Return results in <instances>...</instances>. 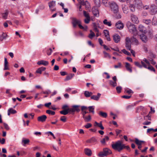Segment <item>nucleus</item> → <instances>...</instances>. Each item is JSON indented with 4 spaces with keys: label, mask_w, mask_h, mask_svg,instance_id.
I'll list each match as a JSON object with an SVG mask.
<instances>
[{
    "label": "nucleus",
    "mask_w": 157,
    "mask_h": 157,
    "mask_svg": "<svg viewBox=\"0 0 157 157\" xmlns=\"http://www.w3.org/2000/svg\"><path fill=\"white\" fill-rule=\"evenodd\" d=\"M83 15L86 18L90 17L89 13H87V12L85 11H83Z\"/></svg>",
    "instance_id": "obj_57"
},
{
    "label": "nucleus",
    "mask_w": 157,
    "mask_h": 157,
    "mask_svg": "<svg viewBox=\"0 0 157 157\" xmlns=\"http://www.w3.org/2000/svg\"><path fill=\"white\" fill-rule=\"evenodd\" d=\"M92 13L96 17H98L99 16V11L98 8L96 7H93L92 9Z\"/></svg>",
    "instance_id": "obj_10"
},
{
    "label": "nucleus",
    "mask_w": 157,
    "mask_h": 157,
    "mask_svg": "<svg viewBox=\"0 0 157 157\" xmlns=\"http://www.w3.org/2000/svg\"><path fill=\"white\" fill-rule=\"evenodd\" d=\"M46 69V67H41L38 69L36 71V73L41 74L42 71H44Z\"/></svg>",
    "instance_id": "obj_24"
},
{
    "label": "nucleus",
    "mask_w": 157,
    "mask_h": 157,
    "mask_svg": "<svg viewBox=\"0 0 157 157\" xmlns=\"http://www.w3.org/2000/svg\"><path fill=\"white\" fill-rule=\"evenodd\" d=\"M113 39L115 42L118 43L120 41V37L118 34H116L113 35Z\"/></svg>",
    "instance_id": "obj_15"
},
{
    "label": "nucleus",
    "mask_w": 157,
    "mask_h": 157,
    "mask_svg": "<svg viewBox=\"0 0 157 157\" xmlns=\"http://www.w3.org/2000/svg\"><path fill=\"white\" fill-rule=\"evenodd\" d=\"M141 140H139L138 139H135V142L136 144L138 145H141Z\"/></svg>",
    "instance_id": "obj_44"
},
{
    "label": "nucleus",
    "mask_w": 157,
    "mask_h": 157,
    "mask_svg": "<svg viewBox=\"0 0 157 157\" xmlns=\"http://www.w3.org/2000/svg\"><path fill=\"white\" fill-rule=\"evenodd\" d=\"M72 24L74 27H75L77 25L80 24V21L75 18H72Z\"/></svg>",
    "instance_id": "obj_11"
},
{
    "label": "nucleus",
    "mask_w": 157,
    "mask_h": 157,
    "mask_svg": "<svg viewBox=\"0 0 157 157\" xmlns=\"http://www.w3.org/2000/svg\"><path fill=\"white\" fill-rule=\"evenodd\" d=\"M133 4L138 8H140L142 6V3L141 0H134Z\"/></svg>",
    "instance_id": "obj_7"
},
{
    "label": "nucleus",
    "mask_w": 157,
    "mask_h": 157,
    "mask_svg": "<svg viewBox=\"0 0 157 157\" xmlns=\"http://www.w3.org/2000/svg\"><path fill=\"white\" fill-rule=\"evenodd\" d=\"M78 1L79 2V3H80L81 5L84 6L86 4V2H85L84 0H78Z\"/></svg>",
    "instance_id": "obj_55"
},
{
    "label": "nucleus",
    "mask_w": 157,
    "mask_h": 157,
    "mask_svg": "<svg viewBox=\"0 0 157 157\" xmlns=\"http://www.w3.org/2000/svg\"><path fill=\"white\" fill-rule=\"evenodd\" d=\"M98 114L104 118H106L107 116V114L106 113L100 111L98 113Z\"/></svg>",
    "instance_id": "obj_29"
},
{
    "label": "nucleus",
    "mask_w": 157,
    "mask_h": 157,
    "mask_svg": "<svg viewBox=\"0 0 157 157\" xmlns=\"http://www.w3.org/2000/svg\"><path fill=\"white\" fill-rule=\"evenodd\" d=\"M8 14V12L7 10L6 11L5 13H2V16L3 19H7Z\"/></svg>",
    "instance_id": "obj_38"
},
{
    "label": "nucleus",
    "mask_w": 157,
    "mask_h": 157,
    "mask_svg": "<svg viewBox=\"0 0 157 157\" xmlns=\"http://www.w3.org/2000/svg\"><path fill=\"white\" fill-rule=\"evenodd\" d=\"M90 20V17L86 18L84 19V22L86 24H88Z\"/></svg>",
    "instance_id": "obj_50"
},
{
    "label": "nucleus",
    "mask_w": 157,
    "mask_h": 157,
    "mask_svg": "<svg viewBox=\"0 0 157 157\" xmlns=\"http://www.w3.org/2000/svg\"><path fill=\"white\" fill-rule=\"evenodd\" d=\"M60 120L64 122H65L66 121V117L65 116H62L60 119Z\"/></svg>",
    "instance_id": "obj_52"
},
{
    "label": "nucleus",
    "mask_w": 157,
    "mask_h": 157,
    "mask_svg": "<svg viewBox=\"0 0 157 157\" xmlns=\"http://www.w3.org/2000/svg\"><path fill=\"white\" fill-rule=\"evenodd\" d=\"M123 149L124 148H126L127 150L129 151H130V148L129 146H125L124 144V146H123Z\"/></svg>",
    "instance_id": "obj_61"
},
{
    "label": "nucleus",
    "mask_w": 157,
    "mask_h": 157,
    "mask_svg": "<svg viewBox=\"0 0 157 157\" xmlns=\"http://www.w3.org/2000/svg\"><path fill=\"white\" fill-rule=\"evenodd\" d=\"M125 92H126L128 94L133 93V91L131 90L128 88L125 89Z\"/></svg>",
    "instance_id": "obj_40"
},
{
    "label": "nucleus",
    "mask_w": 157,
    "mask_h": 157,
    "mask_svg": "<svg viewBox=\"0 0 157 157\" xmlns=\"http://www.w3.org/2000/svg\"><path fill=\"white\" fill-rule=\"evenodd\" d=\"M68 111L69 113H71L72 114H74V110L73 108H67Z\"/></svg>",
    "instance_id": "obj_53"
},
{
    "label": "nucleus",
    "mask_w": 157,
    "mask_h": 157,
    "mask_svg": "<svg viewBox=\"0 0 157 157\" xmlns=\"http://www.w3.org/2000/svg\"><path fill=\"white\" fill-rule=\"evenodd\" d=\"M101 95V94L100 93H98L97 95H94L92 96L91 97V98L96 101H98L100 98Z\"/></svg>",
    "instance_id": "obj_20"
},
{
    "label": "nucleus",
    "mask_w": 157,
    "mask_h": 157,
    "mask_svg": "<svg viewBox=\"0 0 157 157\" xmlns=\"http://www.w3.org/2000/svg\"><path fill=\"white\" fill-rule=\"evenodd\" d=\"M47 118V117L45 115H43L38 117H37V121L39 122H44L45 121Z\"/></svg>",
    "instance_id": "obj_12"
},
{
    "label": "nucleus",
    "mask_w": 157,
    "mask_h": 157,
    "mask_svg": "<svg viewBox=\"0 0 157 157\" xmlns=\"http://www.w3.org/2000/svg\"><path fill=\"white\" fill-rule=\"evenodd\" d=\"M49 7L51 10L52 11H55L56 10V8H54L56 6V1H52L49 2L48 3Z\"/></svg>",
    "instance_id": "obj_6"
},
{
    "label": "nucleus",
    "mask_w": 157,
    "mask_h": 157,
    "mask_svg": "<svg viewBox=\"0 0 157 157\" xmlns=\"http://www.w3.org/2000/svg\"><path fill=\"white\" fill-rule=\"evenodd\" d=\"M115 26L117 28L119 29H121L124 27V25L121 21H119L116 23Z\"/></svg>",
    "instance_id": "obj_13"
},
{
    "label": "nucleus",
    "mask_w": 157,
    "mask_h": 157,
    "mask_svg": "<svg viewBox=\"0 0 157 157\" xmlns=\"http://www.w3.org/2000/svg\"><path fill=\"white\" fill-rule=\"evenodd\" d=\"M80 107V106L79 105H74L72 106L74 110V112L76 111L77 112H79L80 111V109L79 108V107Z\"/></svg>",
    "instance_id": "obj_28"
},
{
    "label": "nucleus",
    "mask_w": 157,
    "mask_h": 157,
    "mask_svg": "<svg viewBox=\"0 0 157 157\" xmlns=\"http://www.w3.org/2000/svg\"><path fill=\"white\" fill-rule=\"evenodd\" d=\"M110 7L112 11L114 13H116L115 16L116 18L117 19H120L121 17V16L117 13L119 11L118 6L115 2H113L110 5Z\"/></svg>",
    "instance_id": "obj_1"
},
{
    "label": "nucleus",
    "mask_w": 157,
    "mask_h": 157,
    "mask_svg": "<svg viewBox=\"0 0 157 157\" xmlns=\"http://www.w3.org/2000/svg\"><path fill=\"white\" fill-rule=\"evenodd\" d=\"M7 36L6 34L3 33L2 35L0 36V41H2L3 39H6Z\"/></svg>",
    "instance_id": "obj_32"
},
{
    "label": "nucleus",
    "mask_w": 157,
    "mask_h": 157,
    "mask_svg": "<svg viewBox=\"0 0 157 157\" xmlns=\"http://www.w3.org/2000/svg\"><path fill=\"white\" fill-rule=\"evenodd\" d=\"M78 26L80 29H83L85 31H86L88 29L87 26L86 25L83 26L81 24H79Z\"/></svg>",
    "instance_id": "obj_33"
},
{
    "label": "nucleus",
    "mask_w": 157,
    "mask_h": 157,
    "mask_svg": "<svg viewBox=\"0 0 157 157\" xmlns=\"http://www.w3.org/2000/svg\"><path fill=\"white\" fill-rule=\"evenodd\" d=\"M92 126V124L90 123H87L85 125V127L86 128H88Z\"/></svg>",
    "instance_id": "obj_64"
},
{
    "label": "nucleus",
    "mask_w": 157,
    "mask_h": 157,
    "mask_svg": "<svg viewBox=\"0 0 157 157\" xmlns=\"http://www.w3.org/2000/svg\"><path fill=\"white\" fill-rule=\"evenodd\" d=\"M85 154L88 156H90L92 155V151L91 150L88 148H85L84 149Z\"/></svg>",
    "instance_id": "obj_19"
},
{
    "label": "nucleus",
    "mask_w": 157,
    "mask_h": 157,
    "mask_svg": "<svg viewBox=\"0 0 157 157\" xmlns=\"http://www.w3.org/2000/svg\"><path fill=\"white\" fill-rule=\"evenodd\" d=\"M37 63L39 65H43L44 66H47L48 64L49 63L48 61L44 60H41L38 61L37 62Z\"/></svg>",
    "instance_id": "obj_18"
},
{
    "label": "nucleus",
    "mask_w": 157,
    "mask_h": 157,
    "mask_svg": "<svg viewBox=\"0 0 157 157\" xmlns=\"http://www.w3.org/2000/svg\"><path fill=\"white\" fill-rule=\"evenodd\" d=\"M143 22L146 24L149 25L151 23V21L150 19H145L143 20Z\"/></svg>",
    "instance_id": "obj_41"
},
{
    "label": "nucleus",
    "mask_w": 157,
    "mask_h": 157,
    "mask_svg": "<svg viewBox=\"0 0 157 157\" xmlns=\"http://www.w3.org/2000/svg\"><path fill=\"white\" fill-rule=\"evenodd\" d=\"M150 13L152 15H154L157 12V7L155 5H152L150 8Z\"/></svg>",
    "instance_id": "obj_5"
},
{
    "label": "nucleus",
    "mask_w": 157,
    "mask_h": 157,
    "mask_svg": "<svg viewBox=\"0 0 157 157\" xmlns=\"http://www.w3.org/2000/svg\"><path fill=\"white\" fill-rule=\"evenodd\" d=\"M103 23L105 25H107L109 26H110L111 25V21H108L107 19L104 20L103 21Z\"/></svg>",
    "instance_id": "obj_36"
},
{
    "label": "nucleus",
    "mask_w": 157,
    "mask_h": 157,
    "mask_svg": "<svg viewBox=\"0 0 157 157\" xmlns=\"http://www.w3.org/2000/svg\"><path fill=\"white\" fill-rule=\"evenodd\" d=\"M3 124L4 127L7 130H9L10 128H9V126L7 124H6L5 123H3Z\"/></svg>",
    "instance_id": "obj_60"
},
{
    "label": "nucleus",
    "mask_w": 157,
    "mask_h": 157,
    "mask_svg": "<svg viewBox=\"0 0 157 157\" xmlns=\"http://www.w3.org/2000/svg\"><path fill=\"white\" fill-rule=\"evenodd\" d=\"M126 40V44H131V40L128 37H127L125 39Z\"/></svg>",
    "instance_id": "obj_47"
},
{
    "label": "nucleus",
    "mask_w": 157,
    "mask_h": 157,
    "mask_svg": "<svg viewBox=\"0 0 157 157\" xmlns=\"http://www.w3.org/2000/svg\"><path fill=\"white\" fill-rule=\"evenodd\" d=\"M30 140L28 139H23L22 140V143H23V145L24 146L26 144H28Z\"/></svg>",
    "instance_id": "obj_30"
},
{
    "label": "nucleus",
    "mask_w": 157,
    "mask_h": 157,
    "mask_svg": "<svg viewBox=\"0 0 157 157\" xmlns=\"http://www.w3.org/2000/svg\"><path fill=\"white\" fill-rule=\"evenodd\" d=\"M121 63H118V64L117 65H115L114 66V68H121Z\"/></svg>",
    "instance_id": "obj_56"
},
{
    "label": "nucleus",
    "mask_w": 157,
    "mask_h": 157,
    "mask_svg": "<svg viewBox=\"0 0 157 157\" xmlns=\"http://www.w3.org/2000/svg\"><path fill=\"white\" fill-rule=\"evenodd\" d=\"M116 90L117 91V92L118 93H120L121 92V90L122 89V87H121L120 86H117L116 88Z\"/></svg>",
    "instance_id": "obj_51"
},
{
    "label": "nucleus",
    "mask_w": 157,
    "mask_h": 157,
    "mask_svg": "<svg viewBox=\"0 0 157 157\" xmlns=\"http://www.w3.org/2000/svg\"><path fill=\"white\" fill-rule=\"evenodd\" d=\"M141 63L143 67L144 68H147L151 71L155 72V68L150 65H148V66L147 67V65L143 61H141Z\"/></svg>",
    "instance_id": "obj_8"
},
{
    "label": "nucleus",
    "mask_w": 157,
    "mask_h": 157,
    "mask_svg": "<svg viewBox=\"0 0 157 157\" xmlns=\"http://www.w3.org/2000/svg\"><path fill=\"white\" fill-rule=\"evenodd\" d=\"M88 108L89 109V113H92L93 114L94 113V108L93 106H90Z\"/></svg>",
    "instance_id": "obj_39"
},
{
    "label": "nucleus",
    "mask_w": 157,
    "mask_h": 157,
    "mask_svg": "<svg viewBox=\"0 0 157 157\" xmlns=\"http://www.w3.org/2000/svg\"><path fill=\"white\" fill-rule=\"evenodd\" d=\"M125 67L127 70L130 72H132V69L131 67L130 64L128 63H125Z\"/></svg>",
    "instance_id": "obj_25"
},
{
    "label": "nucleus",
    "mask_w": 157,
    "mask_h": 157,
    "mask_svg": "<svg viewBox=\"0 0 157 157\" xmlns=\"http://www.w3.org/2000/svg\"><path fill=\"white\" fill-rule=\"evenodd\" d=\"M138 67H139L140 68H141L142 67H143V65H141L139 62H136L134 63Z\"/></svg>",
    "instance_id": "obj_54"
},
{
    "label": "nucleus",
    "mask_w": 157,
    "mask_h": 157,
    "mask_svg": "<svg viewBox=\"0 0 157 157\" xmlns=\"http://www.w3.org/2000/svg\"><path fill=\"white\" fill-rule=\"evenodd\" d=\"M133 106L132 105H129L127 106L126 109L127 110H129L133 108Z\"/></svg>",
    "instance_id": "obj_63"
},
{
    "label": "nucleus",
    "mask_w": 157,
    "mask_h": 157,
    "mask_svg": "<svg viewBox=\"0 0 157 157\" xmlns=\"http://www.w3.org/2000/svg\"><path fill=\"white\" fill-rule=\"evenodd\" d=\"M103 53L104 54V57L105 58L108 57L110 59L111 58V56L109 54L105 51H103Z\"/></svg>",
    "instance_id": "obj_46"
},
{
    "label": "nucleus",
    "mask_w": 157,
    "mask_h": 157,
    "mask_svg": "<svg viewBox=\"0 0 157 157\" xmlns=\"http://www.w3.org/2000/svg\"><path fill=\"white\" fill-rule=\"evenodd\" d=\"M109 84L110 85L112 86L113 87H115L117 86V82L113 81L112 80L109 81Z\"/></svg>",
    "instance_id": "obj_35"
},
{
    "label": "nucleus",
    "mask_w": 157,
    "mask_h": 157,
    "mask_svg": "<svg viewBox=\"0 0 157 157\" xmlns=\"http://www.w3.org/2000/svg\"><path fill=\"white\" fill-rule=\"evenodd\" d=\"M84 95L86 97H89L92 95L93 93L91 92H90L87 91H86L84 92Z\"/></svg>",
    "instance_id": "obj_31"
},
{
    "label": "nucleus",
    "mask_w": 157,
    "mask_h": 157,
    "mask_svg": "<svg viewBox=\"0 0 157 157\" xmlns=\"http://www.w3.org/2000/svg\"><path fill=\"white\" fill-rule=\"evenodd\" d=\"M82 117L86 122H88L90 121L91 119V116L90 115H89L87 116H84Z\"/></svg>",
    "instance_id": "obj_22"
},
{
    "label": "nucleus",
    "mask_w": 157,
    "mask_h": 157,
    "mask_svg": "<svg viewBox=\"0 0 157 157\" xmlns=\"http://www.w3.org/2000/svg\"><path fill=\"white\" fill-rule=\"evenodd\" d=\"M138 30L141 33H145L146 32V29L143 26L140 25L138 28Z\"/></svg>",
    "instance_id": "obj_17"
},
{
    "label": "nucleus",
    "mask_w": 157,
    "mask_h": 157,
    "mask_svg": "<svg viewBox=\"0 0 157 157\" xmlns=\"http://www.w3.org/2000/svg\"><path fill=\"white\" fill-rule=\"evenodd\" d=\"M16 113V111L12 108H10L8 110V116L10 115L11 114H14Z\"/></svg>",
    "instance_id": "obj_23"
},
{
    "label": "nucleus",
    "mask_w": 157,
    "mask_h": 157,
    "mask_svg": "<svg viewBox=\"0 0 157 157\" xmlns=\"http://www.w3.org/2000/svg\"><path fill=\"white\" fill-rule=\"evenodd\" d=\"M46 113L48 114H51L52 115H55V113L54 111H52L50 110H47L46 111Z\"/></svg>",
    "instance_id": "obj_42"
},
{
    "label": "nucleus",
    "mask_w": 157,
    "mask_h": 157,
    "mask_svg": "<svg viewBox=\"0 0 157 157\" xmlns=\"http://www.w3.org/2000/svg\"><path fill=\"white\" fill-rule=\"evenodd\" d=\"M126 25L129 32L133 34L134 35H136L137 34V30L135 25L131 22L128 21Z\"/></svg>",
    "instance_id": "obj_2"
},
{
    "label": "nucleus",
    "mask_w": 157,
    "mask_h": 157,
    "mask_svg": "<svg viewBox=\"0 0 157 157\" xmlns=\"http://www.w3.org/2000/svg\"><path fill=\"white\" fill-rule=\"evenodd\" d=\"M140 39L144 42L146 43L148 40V38L144 34H142L140 35Z\"/></svg>",
    "instance_id": "obj_16"
},
{
    "label": "nucleus",
    "mask_w": 157,
    "mask_h": 157,
    "mask_svg": "<svg viewBox=\"0 0 157 157\" xmlns=\"http://www.w3.org/2000/svg\"><path fill=\"white\" fill-rule=\"evenodd\" d=\"M102 3L105 6H108L109 4L108 0H102Z\"/></svg>",
    "instance_id": "obj_43"
},
{
    "label": "nucleus",
    "mask_w": 157,
    "mask_h": 157,
    "mask_svg": "<svg viewBox=\"0 0 157 157\" xmlns=\"http://www.w3.org/2000/svg\"><path fill=\"white\" fill-rule=\"evenodd\" d=\"M74 75H75L74 74H70L66 77L64 80L66 81L70 80L71 79Z\"/></svg>",
    "instance_id": "obj_26"
},
{
    "label": "nucleus",
    "mask_w": 157,
    "mask_h": 157,
    "mask_svg": "<svg viewBox=\"0 0 157 157\" xmlns=\"http://www.w3.org/2000/svg\"><path fill=\"white\" fill-rule=\"evenodd\" d=\"M124 146V144H122L121 140H118L115 144L112 145L113 148L116 150H117L120 152L123 150V147Z\"/></svg>",
    "instance_id": "obj_3"
},
{
    "label": "nucleus",
    "mask_w": 157,
    "mask_h": 157,
    "mask_svg": "<svg viewBox=\"0 0 157 157\" xmlns=\"http://www.w3.org/2000/svg\"><path fill=\"white\" fill-rule=\"evenodd\" d=\"M151 22L153 25L155 26L157 25V21L156 20L154 19V18L153 19L152 21H151Z\"/></svg>",
    "instance_id": "obj_49"
},
{
    "label": "nucleus",
    "mask_w": 157,
    "mask_h": 157,
    "mask_svg": "<svg viewBox=\"0 0 157 157\" xmlns=\"http://www.w3.org/2000/svg\"><path fill=\"white\" fill-rule=\"evenodd\" d=\"M8 62L7 61V59L6 58H5L4 68L3 69L4 70H9V68L8 67Z\"/></svg>",
    "instance_id": "obj_21"
},
{
    "label": "nucleus",
    "mask_w": 157,
    "mask_h": 157,
    "mask_svg": "<svg viewBox=\"0 0 157 157\" xmlns=\"http://www.w3.org/2000/svg\"><path fill=\"white\" fill-rule=\"evenodd\" d=\"M97 141V139L94 137H93L87 140L86 143H94Z\"/></svg>",
    "instance_id": "obj_14"
},
{
    "label": "nucleus",
    "mask_w": 157,
    "mask_h": 157,
    "mask_svg": "<svg viewBox=\"0 0 157 157\" xmlns=\"http://www.w3.org/2000/svg\"><path fill=\"white\" fill-rule=\"evenodd\" d=\"M97 126L100 128L101 130H103L104 129V127L102 125L101 122H100Z\"/></svg>",
    "instance_id": "obj_58"
},
{
    "label": "nucleus",
    "mask_w": 157,
    "mask_h": 157,
    "mask_svg": "<svg viewBox=\"0 0 157 157\" xmlns=\"http://www.w3.org/2000/svg\"><path fill=\"white\" fill-rule=\"evenodd\" d=\"M60 113L64 115H66L68 113V111L67 109H64L60 111Z\"/></svg>",
    "instance_id": "obj_34"
},
{
    "label": "nucleus",
    "mask_w": 157,
    "mask_h": 157,
    "mask_svg": "<svg viewBox=\"0 0 157 157\" xmlns=\"http://www.w3.org/2000/svg\"><path fill=\"white\" fill-rule=\"evenodd\" d=\"M135 7L136 6L133 3L129 5V8L131 11L134 12L135 11Z\"/></svg>",
    "instance_id": "obj_27"
},
{
    "label": "nucleus",
    "mask_w": 157,
    "mask_h": 157,
    "mask_svg": "<svg viewBox=\"0 0 157 157\" xmlns=\"http://www.w3.org/2000/svg\"><path fill=\"white\" fill-rule=\"evenodd\" d=\"M95 5L97 7H99L100 6V0H94Z\"/></svg>",
    "instance_id": "obj_37"
},
{
    "label": "nucleus",
    "mask_w": 157,
    "mask_h": 157,
    "mask_svg": "<svg viewBox=\"0 0 157 157\" xmlns=\"http://www.w3.org/2000/svg\"><path fill=\"white\" fill-rule=\"evenodd\" d=\"M124 13L127 14L128 12V10L127 6H124L123 8Z\"/></svg>",
    "instance_id": "obj_45"
},
{
    "label": "nucleus",
    "mask_w": 157,
    "mask_h": 157,
    "mask_svg": "<svg viewBox=\"0 0 157 157\" xmlns=\"http://www.w3.org/2000/svg\"><path fill=\"white\" fill-rule=\"evenodd\" d=\"M112 153V151L109 148H105L103 149L102 151H101L99 153L98 155L99 156H106Z\"/></svg>",
    "instance_id": "obj_4"
},
{
    "label": "nucleus",
    "mask_w": 157,
    "mask_h": 157,
    "mask_svg": "<svg viewBox=\"0 0 157 157\" xmlns=\"http://www.w3.org/2000/svg\"><path fill=\"white\" fill-rule=\"evenodd\" d=\"M131 40L132 42H134L136 43H137L138 42V40L136 39V38L134 37H131Z\"/></svg>",
    "instance_id": "obj_59"
},
{
    "label": "nucleus",
    "mask_w": 157,
    "mask_h": 157,
    "mask_svg": "<svg viewBox=\"0 0 157 157\" xmlns=\"http://www.w3.org/2000/svg\"><path fill=\"white\" fill-rule=\"evenodd\" d=\"M95 36V34L94 33H92L89 34L88 37L90 39H92L93 37H94Z\"/></svg>",
    "instance_id": "obj_62"
},
{
    "label": "nucleus",
    "mask_w": 157,
    "mask_h": 157,
    "mask_svg": "<svg viewBox=\"0 0 157 157\" xmlns=\"http://www.w3.org/2000/svg\"><path fill=\"white\" fill-rule=\"evenodd\" d=\"M122 51L124 54L127 55L128 56H130L131 55L130 53L129 52H128L125 49H123L122 50Z\"/></svg>",
    "instance_id": "obj_48"
},
{
    "label": "nucleus",
    "mask_w": 157,
    "mask_h": 157,
    "mask_svg": "<svg viewBox=\"0 0 157 157\" xmlns=\"http://www.w3.org/2000/svg\"><path fill=\"white\" fill-rule=\"evenodd\" d=\"M131 20L134 23L138 24L139 22V21L138 17L134 14H132L131 15Z\"/></svg>",
    "instance_id": "obj_9"
}]
</instances>
